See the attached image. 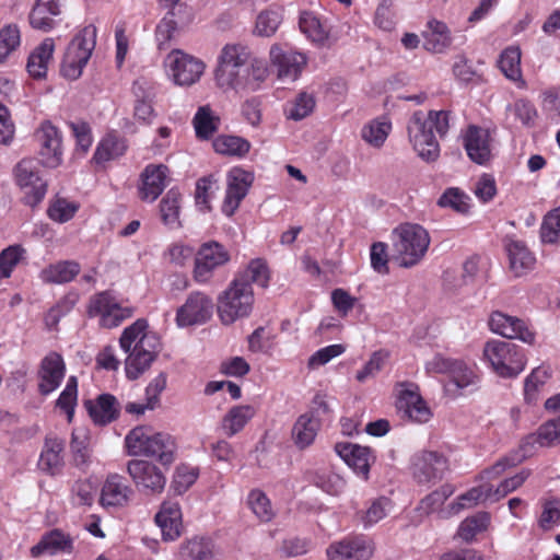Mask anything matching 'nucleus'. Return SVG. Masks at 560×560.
<instances>
[{
  "label": "nucleus",
  "instance_id": "1",
  "mask_svg": "<svg viewBox=\"0 0 560 560\" xmlns=\"http://www.w3.org/2000/svg\"><path fill=\"white\" fill-rule=\"evenodd\" d=\"M214 81L224 92L245 94L258 91L269 75L265 60L253 57L250 49L240 43L225 44L214 68Z\"/></svg>",
  "mask_w": 560,
  "mask_h": 560
},
{
  "label": "nucleus",
  "instance_id": "2",
  "mask_svg": "<svg viewBox=\"0 0 560 560\" xmlns=\"http://www.w3.org/2000/svg\"><path fill=\"white\" fill-rule=\"evenodd\" d=\"M119 346L127 354L125 372L128 380H137L147 372L162 348L159 335L149 329L144 318L137 319L124 329Z\"/></svg>",
  "mask_w": 560,
  "mask_h": 560
},
{
  "label": "nucleus",
  "instance_id": "3",
  "mask_svg": "<svg viewBox=\"0 0 560 560\" xmlns=\"http://www.w3.org/2000/svg\"><path fill=\"white\" fill-rule=\"evenodd\" d=\"M450 129V112L430 110L427 115L416 112L407 124L408 139L417 154L424 161H435L440 145L434 131L444 138Z\"/></svg>",
  "mask_w": 560,
  "mask_h": 560
},
{
  "label": "nucleus",
  "instance_id": "4",
  "mask_svg": "<svg viewBox=\"0 0 560 560\" xmlns=\"http://www.w3.org/2000/svg\"><path fill=\"white\" fill-rule=\"evenodd\" d=\"M392 245L394 259L399 266L409 268L424 257L430 245V236L421 225L405 223L393 230Z\"/></svg>",
  "mask_w": 560,
  "mask_h": 560
},
{
  "label": "nucleus",
  "instance_id": "5",
  "mask_svg": "<svg viewBox=\"0 0 560 560\" xmlns=\"http://www.w3.org/2000/svg\"><path fill=\"white\" fill-rule=\"evenodd\" d=\"M424 366L428 373L447 374L448 386H454L460 395L472 393L479 387L480 375L476 365L462 359L435 353L425 362Z\"/></svg>",
  "mask_w": 560,
  "mask_h": 560
},
{
  "label": "nucleus",
  "instance_id": "6",
  "mask_svg": "<svg viewBox=\"0 0 560 560\" xmlns=\"http://www.w3.org/2000/svg\"><path fill=\"white\" fill-rule=\"evenodd\" d=\"M482 360L500 377H516L526 365L523 350L515 343L492 339L485 343Z\"/></svg>",
  "mask_w": 560,
  "mask_h": 560
},
{
  "label": "nucleus",
  "instance_id": "7",
  "mask_svg": "<svg viewBox=\"0 0 560 560\" xmlns=\"http://www.w3.org/2000/svg\"><path fill=\"white\" fill-rule=\"evenodd\" d=\"M254 292L249 283L233 280L218 298V315L224 325L248 317L254 306Z\"/></svg>",
  "mask_w": 560,
  "mask_h": 560
},
{
  "label": "nucleus",
  "instance_id": "8",
  "mask_svg": "<svg viewBox=\"0 0 560 560\" xmlns=\"http://www.w3.org/2000/svg\"><path fill=\"white\" fill-rule=\"evenodd\" d=\"M86 314L95 318L101 328L113 329L135 314V307L124 305L110 291H102L90 296Z\"/></svg>",
  "mask_w": 560,
  "mask_h": 560
},
{
  "label": "nucleus",
  "instance_id": "9",
  "mask_svg": "<svg viewBox=\"0 0 560 560\" xmlns=\"http://www.w3.org/2000/svg\"><path fill=\"white\" fill-rule=\"evenodd\" d=\"M96 45V27L84 26L70 42L65 54L61 73L65 78L77 80L90 60Z\"/></svg>",
  "mask_w": 560,
  "mask_h": 560
},
{
  "label": "nucleus",
  "instance_id": "10",
  "mask_svg": "<svg viewBox=\"0 0 560 560\" xmlns=\"http://www.w3.org/2000/svg\"><path fill=\"white\" fill-rule=\"evenodd\" d=\"M15 185L23 194L25 205H38L47 192V183L39 173L38 163L33 159L21 160L13 168Z\"/></svg>",
  "mask_w": 560,
  "mask_h": 560
},
{
  "label": "nucleus",
  "instance_id": "11",
  "mask_svg": "<svg viewBox=\"0 0 560 560\" xmlns=\"http://www.w3.org/2000/svg\"><path fill=\"white\" fill-rule=\"evenodd\" d=\"M164 66L168 78L178 86H190L202 77L205 62L180 49L167 54Z\"/></svg>",
  "mask_w": 560,
  "mask_h": 560
},
{
  "label": "nucleus",
  "instance_id": "12",
  "mask_svg": "<svg viewBox=\"0 0 560 560\" xmlns=\"http://www.w3.org/2000/svg\"><path fill=\"white\" fill-rule=\"evenodd\" d=\"M396 407L401 418L416 423H427L433 413L420 395L419 386L410 382H401L396 386Z\"/></svg>",
  "mask_w": 560,
  "mask_h": 560
},
{
  "label": "nucleus",
  "instance_id": "13",
  "mask_svg": "<svg viewBox=\"0 0 560 560\" xmlns=\"http://www.w3.org/2000/svg\"><path fill=\"white\" fill-rule=\"evenodd\" d=\"M194 20V10L185 4H179L170 10L155 28L158 48L161 50L168 48L179 32L188 27Z\"/></svg>",
  "mask_w": 560,
  "mask_h": 560
},
{
  "label": "nucleus",
  "instance_id": "14",
  "mask_svg": "<svg viewBox=\"0 0 560 560\" xmlns=\"http://www.w3.org/2000/svg\"><path fill=\"white\" fill-rule=\"evenodd\" d=\"M230 260L229 252L217 242H208L197 252L194 268V278L199 283L208 282L215 269Z\"/></svg>",
  "mask_w": 560,
  "mask_h": 560
},
{
  "label": "nucleus",
  "instance_id": "15",
  "mask_svg": "<svg viewBox=\"0 0 560 560\" xmlns=\"http://www.w3.org/2000/svg\"><path fill=\"white\" fill-rule=\"evenodd\" d=\"M254 182V174L242 167H232L226 174V190L222 212L231 217L238 209Z\"/></svg>",
  "mask_w": 560,
  "mask_h": 560
},
{
  "label": "nucleus",
  "instance_id": "16",
  "mask_svg": "<svg viewBox=\"0 0 560 560\" xmlns=\"http://www.w3.org/2000/svg\"><path fill=\"white\" fill-rule=\"evenodd\" d=\"M447 459L434 451H420L411 457V472L418 483L441 479L447 470Z\"/></svg>",
  "mask_w": 560,
  "mask_h": 560
},
{
  "label": "nucleus",
  "instance_id": "17",
  "mask_svg": "<svg viewBox=\"0 0 560 560\" xmlns=\"http://www.w3.org/2000/svg\"><path fill=\"white\" fill-rule=\"evenodd\" d=\"M40 144L39 155L42 164L48 168H57L62 164V138L56 126L44 121L35 132Z\"/></svg>",
  "mask_w": 560,
  "mask_h": 560
},
{
  "label": "nucleus",
  "instance_id": "18",
  "mask_svg": "<svg viewBox=\"0 0 560 560\" xmlns=\"http://www.w3.org/2000/svg\"><path fill=\"white\" fill-rule=\"evenodd\" d=\"M488 326L493 334L504 338L518 339L527 345L535 342V334L527 327L524 320L503 312H492L489 316Z\"/></svg>",
  "mask_w": 560,
  "mask_h": 560
},
{
  "label": "nucleus",
  "instance_id": "19",
  "mask_svg": "<svg viewBox=\"0 0 560 560\" xmlns=\"http://www.w3.org/2000/svg\"><path fill=\"white\" fill-rule=\"evenodd\" d=\"M373 545L364 536H348L330 544L326 550L328 560H369Z\"/></svg>",
  "mask_w": 560,
  "mask_h": 560
},
{
  "label": "nucleus",
  "instance_id": "20",
  "mask_svg": "<svg viewBox=\"0 0 560 560\" xmlns=\"http://www.w3.org/2000/svg\"><path fill=\"white\" fill-rule=\"evenodd\" d=\"M213 311L212 300L202 292H192L184 305L177 310L176 322L180 327L202 324L208 320Z\"/></svg>",
  "mask_w": 560,
  "mask_h": 560
},
{
  "label": "nucleus",
  "instance_id": "21",
  "mask_svg": "<svg viewBox=\"0 0 560 560\" xmlns=\"http://www.w3.org/2000/svg\"><path fill=\"white\" fill-rule=\"evenodd\" d=\"M66 375V363L57 352L46 354L37 371L38 392L46 396L55 392Z\"/></svg>",
  "mask_w": 560,
  "mask_h": 560
},
{
  "label": "nucleus",
  "instance_id": "22",
  "mask_svg": "<svg viewBox=\"0 0 560 560\" xmlns=\"http://www.w3.org/2000/svg\"><path fill=\"white\" fill-rule=\"evenodd\" d=\"M127 471L137 487L150 490L153 493H161L166 485V478L154 464L132 459L127 465Z\"/></svg>",
  "mask_w": 560,
  "mask_h": 560
},
{
  "label": "nucleus",
  "instance_id": "23",
  "mask_svg": "<svg viewBox=\"0 0 560 560\" xmlns=\"http://www.w3.org/2000/svg\"><path fill=\"white\" fill-rule=\"evenodd\" d=\"M270 62L277 68L278 77L283 80L295 81L306 65V57L298 51L284 49L280 45H272L269 51Z\"/></svg>",
  "mask_w": 560,
  "mask_h": 560
},
{
  "label": "nucleus",
  "instance_id": "24",
  "mask_svg": "<svg viewBox=\"0 0 560 560\" xmlns=\"http://www.w3.org/2000/svg\"><path fill=\"white\" fill-rule=\"evenodd\" d=\"M168 167L164 164H149L140 175L138 194L142 201H155L166 187Z\"/></svg>",
  "mask_w": 560,
  "mask_h": 560
},
{
  "label": "nucleus",
  "instance_id": "25",
  "mask_svg": "<svg viewBox=\"0 0 560 560\" xmlns=\"http://www.w3.org/2000/svg\"><path fill=\"white\" fill-rule=\"evenodd\" d=\"M463 144L472 162L485 165L491 160V139L488 129L469 126L463 136Z\"/></svg>",
  "mask_w": 560,
  "mask_h": 560
},
{
  "label": "nucleus",
  "instance_id": "26",
  "mask_svg": "<svg viewBox=\"0 0 560 560\" xmlns=\"http://www.w3.org/2000/svg\"><path fill=\"white\" fill-rule=\"evenodd\" d=\"M132 489L126 479L118 475L107 476L100 494V504L103 508H121L128 504L132 497Z\"/></svg>",
  "mask_w": 560,
  "mask_h": 560
},
{
  "label": "nucleus",
  "instance_id": "27",
  "mask_svg": "<svg viewBox=\"0 0 560 560\" xmlns=\"http://www.w3.org/2000/svg\"><path fill=\"white\" fill-rule=\"evenodd\" d=\"M504 248L509 258V269L515 277L525 276L534 269L536 258L523 241L506 237Z\"/></svg>",
  "mask_w": 560,
  "mask_h": 560
},
{
  "label": "nucleus",
  "instance_id": "28",
  "mask_svg": "<svg viewBox=\"0 0 560 560\" xmlns=\"http://www.w3.org/2000/svg\"><path fill=\"white\" fill-rule=\"evenodd\" d=\"M155 523L166 541L176 540L182 534V510L178 502L164 501L155 515Z\"/></svg>",
  "mask_w": 560,
  "mask_h": 560
},
{
  "label": "nucleus",
  "instance_id": "29",
  "mask_svg": "<svg viewBox=\"0 0 560 560\" xmlns=\"http://www.w3.org/2000/svg\"><path fill=\"white\" fill-rule=\"evenodd\" d=\"M65 441L56 435H47L38 459V467L42 471L56 476L61 474L63 460Z\"/></svg>",
  "mask_w": 560,
  "mask_h": 560
},
{
  "label": "nucleus",
  "instance_id": "30",
  "mask_svg": "<svg viewBox=\"0 0 560 560\" xmlns=\"http://www.w3.org/2000/svg\"><path fill=\"white\" fill-rule=\"evenodd\" d=\"M335 451L357 475L368 479L373 459L369 447L352 443H337Z\"/></svg>",
  "mask_w": 560,
  "mask_h": 560
},
{
  "label": "nucleus",
  "instance_id": "31",
  "mask_svg": "<svg viewBox=\"0 0 560 560\" xmlns=\"http://www.w3.org/2000/svg\"><path fill=\"white\" fill-rule=\"evenodd\" d=\"M522 50L520 46L511 45L502 50L498 59V67L503 75L518 89L526 88L521 68Z\"/></svg>",
  "mask_w": 560,
  "mask_h": 560
},
{
  "label": "nucleus",
  "instance_id": "32",
  "mask_svg": "<svg viewBox=\"0 0 560 560\" xmlns=\"http://www.w3.org/2000/svg\"><path fill=\"white\" fill-rule=\"evenodd\" d=\"M255 415L256 409L252 405L234 406L221 419L220 428L226 436L232 438L240 433Z\"/></svg>",
  "mask_w": 560,
  "mask_h": 560
},
{
  "label": "nucleus",
  "instance_id": "33",
  "mask_svg": "<svg viewBox=\"0 0 560 560\" xmlns=\"http://www.w3.org/2000/svg\"><path fill=\"white\" fill-rule=\"evenodd\" d=\"M72 549V539L60 529H52L45 534L39 542L31 548L33 557L42 555H55L58 552H69Z\"/></svg>",
  "mask_w": 560,
  "mask_h": 560
},
{
  "label": "nucleus",
  "instance_id": "34",
  "mask_svg": "<svg viewBox=\"0 0 560 560\" xmlns=\"http://www.w3.org/2000/svg\"><path fill=\"white\" fill-rule=\"evenodd\" d=\"M55 42L52 38H45L42 44L30 55L26 65L28 73L35 78H44L47 73L48 65L52 59Z\"/></svg>",
  "mask_w": 560,
  "mask_h": 560
},
{
  "label": "nucleus",
  "instance_id": "35",
  "mask_svg": "<svg viewBox=\"0 0 560 560\" xmlns=\"http://www.w3.org/2000/svg\"><path fill=\"white\" fill-rule=\"evenodd\" d=\"M318 430L319 421L312 412H306L296 419L292 428V439L299 448H305L314 442Z\"/></svg>",
  "mask_w": 560,
  "mask_h": 560
},
{
  "label": "nucleus",
  "instance_id": "36",
  "mask_svg": "<svg viewBox=\"0 0 560 560\" xmlns=\"http://www.w3.org/2000/svg\"><path fill=\"white\" fill-rule=\"evenodd\" d=\"M555 443H560V418L545 422L538 428L537 433L527 435L523 440L521 448L527 454V446L533 447L535 444L550 446Z\"/></svg>",
  "mask_w": 560,
  "mask_h": 560
},
{
  "label": "nucleus",
  "instance_id": "37",
  "mask_svg": "<svg viewBox=\"0 0 560 560\" xmlns=\"http://www.w3.org/2000/svg\"><path fill=\"white\" fill-rule=\"evenodd\" d=\"M150 445L148 457H154L163 465H171L175 460L177 444L171 434L153 432Z\"/></svg>",
  "mask_w": 560,
  "mask_h": 560
},
{
  "label": "nucleus",
  "instance_id": "38",
  "mask_svg": "<svg viewBox=\"0 0 560 560\" xmlns=\"http://www.w3.org/2000/svg\"><path fill=\"white\" fill-rule=\"evenodd\" d=\"M80 272V265L73 260H63L49 265L40 271V279L47 283H67Z\"/></svg>",
  "mask_w": 560,
  "mask_h": 560
},
{
  "label": "nucleus",
  "instance_id": "39",
  "mask_svg": "<svg viewBox=\"0 0 560 560\" xmlns=\"http://www.w3.org/2000/svg\"><path fill=\"white\" fill-rule=\"evenodd\" d=\"M429 33L425 36L424 48L431 52L441 54L452 44L451 32L444 22L431 20L428 22Z\"/></svg>",
  "mask_w": 560,
  "mask_h": 560
},
{
  "label": "nucleus",
  "instance_id": "40",
  "mask_svg": "<svg viewBox=\"0 0 560 560\" xmlns=\"http://www.w3.org/2000/svg\"><path fill=\"white\" fill-rule=\"evenodd\" d=\"M300 30L314 44L318 46H330L329 32L327 27L311 12H303L299 21Z\"/></svg>",
  "mask_w": 560,
  "mask_h": 560
},
{
  "label": "nucleus",
  "instance_id": "41",
  "mask_svg": "<svg viewBox=\"0 0 560 560\" xmlns=\"http://www.w3.org/2000/svg\"><path fill=\"white\" fill-rule=\"evenodd\" d=\"M127 150V143L124 138L109 133L97 144L94 161L98 164L120 158Z\"/></svg>",
  "mask_w": 560,
  "mask_h": 560
},
{
  "label": "nucleus",
  "instance_id": "42",
  "mask_svg": "<svg viewBox=\"0 0 560 560\" xmlns=\"http://www.w3.org/2000/svg\"><path fill=\"white\" fill-rule=\"evenodd\" d=\"M182 195L176 189H170L160 202V214L162 222L170 229L180 226Z\"/></svg>",
  "mask_w": 560,
  "mask_h": 560
},
{
  "label": "nucleus",
  "instance_id": "43",
  "mask_svg": "<svg viewBox=\"0 0 560 560\" xmlns=\"http://www.w3.org/2000/svg\"><path fill=\"white\" fill-rule=\"evenodd\" d=\"M153 431L145 427L132 429L125 438V446L130 456L148 457Z\"/></svg>",
  "mask_w": 560,
  "mask_h": 560
},
{
  "label": "nucleus",
  "instance_id": "44",
  "mask_svg": "<svg viewBox=\"0 0 560 560\" xmlns=\"http://www.w3.org/2000/svg\"><path fill=\"white\" fill-rule=\"evenodd\" d=\"M89 412L95 423L107 424L118 416L117 400L109 394L101 395L96 402L89 407Z\"/></svg>",
  "mask_w": 560,
  "mask_h": 560
},
{
  "label": "nucleus",
  "instance_id": "45",
  "mask_svg": "<svg viewBox=\"0 0 560 560\" xmlns=\"http://www.w3.org/2000/svg\"><path fill=\"white\" fill-rule=\"evenodd\" d=\"M485 501H489V493H487L486 485L474 487L459 495L456 502L451 503L446 511H442L443 517H450L458 514L460 511L474 508L478 503Z\"/></svg>",
  "mask_w": 560,
  "mask_h": 560
},
{
  "label": "nucleus",
  "instance_id": "46",
  "mask_svg": "<svg viewBox=\"0 0 560 560\" xmlns=\"http://www.w3.org/2000/svg\"><path fill=\"white\" fill-rule=\"evenodd\" d=\"M192 124L199 139H209L218 130L220 118L209 105H203L195 114Z\"/></svg>",
  "mask_w": 560,
  "mask_h": 560
},
{
  "label": "nucleus",
  "instance_id": "47",
  "mask_svg": "<svg viewBox=\"0 0 560 560\" xmlns=\"http://www.w3.org/2000/svg\"><path fill=\"white\" fill-rule=\"evenodd\" d=\"M70 448L73 464L78 468H86L91 460L89 435L83 429H74L71 434Z\"/></svg>",
  "mask_w": 560,
  "mask_h": 560
},
{
  "label": "nucleus",
  "instance_id": "48",
  "mask_svg": "<svg viewBox=\"0 0 560 560\" xmlns=\"http://www.w3.org/2000/svg\"><path fill=\"white\" fill-rule=\"evenodd\" d=\"M390 129L392 124L389 119L386 117H380L366 124L362 128L361 136L369 144L380 148L387 139Z\"/></svg>",
  "mask_w": 560,
  "mask_h": 560
},
{
  "label": "nucleus",
  "instance_id": "49",
  "mask_svg": "<svg viewBox=\"0 0 560 560\" xmlns=\"http://www.w3.org/2000/svg\"><path fill=\"white\" fill-rule=\"evenodd\" d=\"M212 145L219 154L238 158L246 155L250 149V143L237 136H219L214 139Z\"/></svg>",
  "mask_w": 560,
  "mask_h": 560
},
{
  "label": "nucleus",
  "instance_id": "50",
  "mask_svg": "<svg viewBox=\"0 0 560 560\" xmlns=\"http://www.w3.org/2000/svg\"><path fill=\"white\" fill-rule=\"evenodd\" d=\"M490 524V514L479 512L472 516L465 518L457 530V535L466 542L471 541L477 534L486 530Z\"/></svg>",
  "mask_w": 560,
  "mask_h": 560
},
{
  "label": "nucleus",
  "instance_id": "51",
  "mask_svg": "<svg viewBox=\"0 0 560 560\" xmlns=\"http://www.w3.org/2000/svg\"><path fill=\"white\" fill-rule=\"evenodd\" d=\"M537 116L535 106L525 98H518L506 106V118L523 126H530Z\"/></svg>",
  "mask_w": 560,
  "mask_h": 560
},
{
  "label": "nucleus",
  "instance_id": "52",
  "mask_svg": "<svg viewBox=\"0 0 560 560\" xmlns=\"http://www.w3.org/2000/svg\"><path fill=\"white\" fill-rule=\"evenodd\" d=\"M282 22V10L280 8H269L260 12L256 20L255 33L258 36H272Z\"/></svg>",
  "mask_w": 560,
  "mask_h": 560
},
{
  "label": "nucleus",
  "instance_id": "53",
  "mask_svg": "<svg viewBox=\"0 0 560 560\" xmlns=\"http://www.w3.org/2000/svg\"><path fill=\"white\" fill-rule=\"evenodd\" d=\"M247 502L252 512L264 523L272 521L276 512L271 505L269 498L259 489L252 490L248 494Z\"/></svg>",
  "mask_w": 560,
  "mask_h": 560
},
{
  "label": "nucleus",
  "instance_id": "54",
  "mask_svg": "<svg viewBox=\"0 0 560 560\" xmlns=\"http://www.w3.org/2000/svg\"><path fill=\"white\" fill-rule=\"evenodd\" d=\"M269 269L267 267V264L265 260L257 258L253 259L245 271L235 280H241L244 282L249 283L252 287V283H256L262 288H266L269 282Z\"/></svg>",
  "mask_w": 560,
  "mask_h": 560
},
{
  "label": "nucleus",
  "instance_id": "55",
  "mask_svg": "<svg viewBox=\"0 0 560 560\" xmlns=\"http://www.w3.org/2000/svg\"><path fill=\"white\" fill-rule=\"evenodd\" d=\"M21 44L20 30L14 24H9L0 30V63L7 61Z\"/></svg>",
  "mask_w": 560,
  "mask_h": 560
},
{
  "label": "nucleus",
  "instance_id": "56",
  "mask_svg": "<svg viewBox=\"0 0 560 560\" xmlns=\"http://www.w3.org/2000/svg\"><path fill=\"white\" fill-rule=\"evenodd\" d=\"M528 477V472L521 471L510 478L504 479L497 488L485 483L487 493H489V501L497 502L509 493L513 492L517 488H520Z\"/></svg>",
  "mask_w": 560,
  "mask_h": 560
},
{
  "label": "nucleus",
  "instance_id": "57",
  "mask_svg": "<svg viewBox=\"0 0 560 560\" xmlns=\"http://www.w3.org/2000/svg\"><path fill=\"white\" fill-rule=\"evenodd\" d=\"M198 476V468L182 464L174 471L171 488L175 493L183 494L196 482Z\"/></svg>",
  "mask_w": 560,
  "mask_h": 560
},
{
  "label": "nucleus",
  "instance_id": "58",
  "mask_svg": "<svg viewBox=\"0 0 560 560\" xmlns=\"http://www.w3.org/2000/svg\"><path fill=\"white\" fill-rule=\"evenodd\" d=\"M315 97L306 92H301L285 109L287 116L293 120H302L313 113L315 108Z\"/></svg>",
  "mask_w": 560,
  "mask_h": 560
},
{
  "label": "nucleus",
  "instance_id": "59",
  "mask_svg": "<svg viewBox=\"0 0 560 560\" xmlns=\"http://www.w3.org/2000/svg\"><path fill=\"white\" fill-rule=\"evenodd\" d=\"M26 250L23 246L10 245L0 253V278H10L14 268L24 258Z\"/></svg>",
  "mask_w": 560,
  "mask_h": 560
},
{
  "label": "nucleus",
  "instance_id": "60",
  "mask_svg": "<svg viewBox=\"0 0 560 560\" xmlns=\"http://www.w3.org/2000/svg\"><path fill=\"white\" fill-rule=\"evenodd\" d=\"M453 492L454 489L451 485H443L423 498L420 501L419 509L427 514L438 511L442 513L443 510H441V508L443 503L453 494ZM446 510L447 508L444 511ZM441 516L443 517V514H441Z\"/></svg>",
  "mask_w": 560,
  "mask_h": 560
},
{
  "label": "nucleus",
  "instance_id": "61",
  "mask_svg": "<svg viewBox=\"0 0 560 560\" xmlns=\"http://www.w3.org/2000/svg\"><path fill=\"white\" fill-rule=\"evenodd\" d=\"M540 237L544 243L560 242V208H556L545 215L540 228Z\"/></svg>",
  "mask_w": 560,
  "mask_h": 560
},
{
  "label": "nucleus",
  "instance_id": "62",
  "mask_svg": "<svg viewBox=\"0 0 560 560\" xmlns=\"http://www.w3.org/2000/svg\"><path fill=\"white\" fill-rule=\"evenodd\" d=\"M346 347L341 343L329 345L315 351L307 360V369L317 370L326 365L335 358L343 354Z\"/></svg>",
  "mask_w": 560,
  "mask_h": 560
},
{
  "label": "nucleus",
  "instance_id": "63",
  "mask_svg": "<svg viewBox=\"0 0 560 560\" xmlns=\"http://www.w3.org/2000/svg\"><path fill=\"white\" fill-rule=\"evenodd\" d=\"M392 509L390 500L381 497L374 500L368 510L364 512L361 521L364 527H371L382 521Z\"/></svg>",
  "mask_w": 560,
  "mask_h": 560
},
{
  "label": "nucleus",
  "instance_id": "64",
  "mask_svg": "<svg viewBox=\"0 0 560 560\" xmlns=\"http://www.w3.org/2000/svg\"><path fill=\"white\" fill-rule=\"evenodd\" d=\"M183 552L186 553L190 560H212L213 557L211 541L206 538H192L183 547Z\"/></svg>",
  "mask_w": 560,
  "mask_h": 560
}]
</instances>
